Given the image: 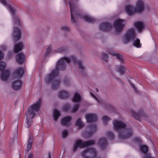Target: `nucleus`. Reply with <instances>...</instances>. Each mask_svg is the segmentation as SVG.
<instances>
[{"label":"nucleus","mask_w":158,"mask_h":158,"mask_svg":"<svg viewBox=\"0 0 158 158\" xmlns=\"http://www.w3.org/2000/svg\"><path fill=\"white\" fill-rule=\"evenodd\" d=\"M22 85V82L20 80L15 81L12 83V87L14 90H15L20 89Z\"/></svg>","instance_id":"12"},{"label":"nucleus","mask_w":158,"mask_h":158,"mask_svg":"<svg viewBox=\"0 0 158 158\" xmlns=\"http://www.w3.org/2000/svg\"><path fill=\"white\" fill-rule=\"evenodd\" d=\"M5 64L3 62H0V70L2 71L5 67Z\"/></svg>","instance_id":"42"},{"label":"nucleus","mask_w":158,"mask_h":158,"mask_svg":"<svg viewBox=\"0 0 158 158\" xmlns=\"http://www.w3.org/2000/svg\"><path fill=\"white\" fill-rule=\"evenodd\" d=\"M10 73L9 71L5 70L2 72L1 75V78L3 81L6 80L10 75Z\"/></svg>","instance_id":"22"},{"label":"nucleus","mask_w":158,"mask_h":158,"mask_svg":"<svg viewBox=\"0 0 158 158\" xmlns=\"http://www.w3.org/2000/svg\"><path fill=\"white\" fill-rule=\"evenodd\" d=\"M151 154H148L147 155L144 156L143 158H155L154 157H152L151 156Z\"/></svg>","instance_id":"50"},{"label":"nucleus","mask_w":158,"mask_h":158,"mask_svg":"<svg viewBox=\"0 0 158 158\" xmlns=\"http://www.w3.org/2000/svg\"><path fill=\"white\" fill-rule=\"evenodd\" d=\"M135 139L138 141L139 142L140 141V140L138 138H136Z\"/></svg>","instance_id":"56"},{"label":"nucleus","mask_w":158,"mask_h":158,"mask_svg":"<svg viewBox=\"0 0 158 158\" xmlns=\"http://www.w3.org/2000/svg\"><path fill=\"white\" fill-rule=\"evenodd\" d=\"M90 94L91 96L94 98L95 99H96V98H97L95 96V95L91 92H90Z\"/></svg>","instance_id":"53"},{"label":"nucleus","mask_w":158,"mask_h":158,"mask_svg":"<svg viewBox=\"0 0 158 158\" xmlns=\"http://www.w3.org/2000/svg\"><path fill=\"white\" fill-rule=\"evenodd\" d=\"M103 123L105 125L106 124V122L110 121V118L107 116H104L102 118Z\"/></svg>","instance_id":"35"},{"label":"nucleus","mask_w":158,"mask_h":158,"mask_svg":"<svg viewBox=\"0 0 158 158\" xmlns=\"http://www.w3.org/2000/svg\"><path fill=\"white\" fill-rule=\"evenodd\" d=\"M98 144L102 149L105 148L107 144L106 139L105 138H103L99 140Z\"/></svg>","instance_id":"21"},{"label":"nucleus","mask_w":158,"mask_h":158,"mask_svg":"<svg viewBox=\"0 0 158 158\" xmlns=\"http://www.w3.org/2000/svg\"><path fill=\"white\" fill-rule=\"evenodd\" d=\"M126 21L124 19H118L114 22L115 30L118 33H120L123 31L126 24Z\"/></svg>","instance_id":"7"},{"label":"nucleus","mask_w":158,"mask_h":158,"mask_svg":"<svg viewBox=\"0 0 158 158\" xmlns=\"http://www.w3.org/2000/svg\"><path fill=\"white\" fill-rule=\"evenodd\" d=\"M23 48V45L21 43L15 45L14 48V52L17 53L21 50Z\"/></svg>","instance_id":"24"},{"label":"nucleus","mask_w":158,"mask_h":158,"mask_svg":"<svg viewBox=\"0 0 158 158\" xmlns=\"http://www.w3.org/2000/svg\"><path fill=\"white\" fill-rule=\"evenodd\" d=\"M70 61L75 63H77L80 69L83 70L84 69L82 63L80 60L77 61L76 58L73 56H71L69 58L68 57H64L58 61L56 64V69L53 70L52 72L47 75L45 78V81L47 84L51 83L52 88L54 89H57L59 87L60 81L59 79H54L55 77L58 74V70H63L65 68V63H69Z\"/></svg>","instance_id":"1"},{"label":"nucleus","mask_w":158,"mask_h":158,"mask_svg":"<svg viewBox=\"0 0 158 158\" xmlns=\"http://www.w3.org/2000/svg\"><path fill=\"white\" fill-rule=\"evenodd\" d=\"M102 58L106 61H107V59L108 58V56L105 53H103L102 56Z\"/></svg>","instance_id":"43"},{"label":"nucleus","mask_w":158,"mask_h":158,"mask_svg":"<svg viewBox=\"0 0 158 158\" xmlns=\"http://www.w3.org/2000/svg\"><path fill=\"white\" fill-rule=\"evenodd\" d=\"M51 49L52 48L51 46H49L48 47L47 49L46 52L44 55L45 56H47L50 53Z\"/></svg>","instance_id":"41"},{"label":"nucleus","mask_w":158,"mask_h":158,"mask_svg":"<svg viewBox=\"0 0 158 158\" xmlns=\"http://www.w3.org/2000/svg\"><path fill=\"white\" fill-rule=\"evenodd\" d=\"M41 100L39 99L36 103L33 104L29 107L26 113V119L25 121V126L27 128L30 127L33 123L32 119L35 116V112L40 110L41 106Z\"/></svg>","instance_id":"3"},{"label":"nucleus","mask_w":158,"mask_h":158,"mask_svg":"<svg viewBox=\"0 0 158 158\" xmlns=\"http://www.w3.org/2000/svg\"><path fill=\"white\" fill-rule=\"evenodd\" d=\"M129 112L135 119L138 120H139L140 118L145 119L147 117L146 115L144 113L141 112L139 114H137L131 109L129 110Z\"/></svg>","instance_id":"9"},{"label":"nucleus","mask_w":158,"mask_h":158,"mask_svg":"<svg viewBox=\"0 0 158 158\" xmlns=\"http://www.w3.org/2000/svg\"><path fill=\"white\" fill-rule=\"evenodd\" d=\"M76 1H77L78 0H76Z\"/></svg>","instance_id":"59"},{"label":"nucleus","mask_w":158,"mask_h":158,"mask_svg":"<svg viewBox=\"0 0 158 158\" xmlns=\"http://www.w3.org/2000/svg\"><path fill=\"white\" fill-rule=\"evenodd\" d=\"M107 134L108 136L111 139H114V136L113 132L111 131H108L107 132Z\"/></svg>","instance_id":"37"},{"label":"nucleus","mask_w":158,"mask_h":158,"mask_svg":"<svg viewBox=\"0 0 158 158\" xmlns=\"http://www.w3.org/2000/svg\"><path fill=\"white\" fill-rule=\"evenodd\" d=\"M130 84L132 88L134 90L135 93L137 94L139 93V91L137 90L135 85L131 83H130Z\"/></svg>","instance_id":"45"},{"label":"nucleus","mask_w":158,"mask_h":158,"mask_svg":"<svg viewBox=\"0 0 158 158\" xmlns=\"http://www.w3.org/2000/svg\"><path fill=\"white\" fill-rule=\"evenodd\" d=\"M33 140V137L31 135H30L28 143L32 144V142Z\"/></svg>","instance_id":"49"},{"label":"nucleus","mask_w":158,"mask_h":158,"mask_svg":"<svg viewBox=\"0 0 158 158\" xmlns=\"http://www.w3.org/2000/svg\"><path fill=\"white\" fill-rule=\"evenodd\" d=\"M24 73V69L22 68H19L14 71V76L15 77H20L22 76Z\"/></svg>","instance_id":"17"},{"label":"nucleus","mask_w":158,"mask_h":158,"mask_svg":"<svg viewBox=\"0 0 158 158\" xmlns=\"http://www.w3.org/2000/svg\"><path fill=\"white\" fill-rule=\"evenodd\" d=\"M70 10H73L75 8L76 5L73 0H70L69 2Z\"/></svg>","instance_id":"34"},{"label":"nucleus","mask_w":158,"mask_h":158,"mask_svg":"<svg viewBox=\"0 0 158 158\" xmlns=\"http://www.w3.org/2000/svg\"><path fill=\"white\" fill-rule=\"evenodd\" d=\"M108 53L113 56H116L117 58L119 60L121 63H123V60L122 56L115 52L113 51H108Z\"/></svg>","instance_id":"20"},{"label":"nucleus","mask_w":158,"mask_h":158,"mask_svg":"<svg viewBox=\"0 0 158 158\" xmlns=\"http://www.w3.org/2000/svg\"><path fill=\"white\" fill-rule=\"evenodd\" d=\"M27 158H33L32 154L30 153L28 155Z\"/></svg>","instance_id":"54"},{"label":"nucleus","mask_w":158,"mask_h":158,"mask_svg":"<svg viewBox=\"0 0 158 158\" xmlns=\"http://www.w3.org/2000/svg\"><path fill=\"white\" fill-rule=\"evenodd\" d=\"M133 44L134 46L137 48H140L141 46L140 40L138 39H136V40H134Z\"/></svg>","instance_id":"33"},{"label":"nucleus","mask_w":158,"mask_h":158,"mask_svg":"<svg viewBox=\"0 0 158 158\" xmlns=\"http://www.w3.org/2000/svg\"><path fill=\"white\" fill-rule=\"evenodd\" d=\"M53 117L54 120L56 121L60 115V112L56 110H54L53 111Z\"/></svg>","instance_id":"27"},{"label":"nucleus","mask_w":158,"mask_h":158,"mask_svg":"<svg viewBox=\"0 0 158 158\" xmlns=\"http://www.w3.org/2000/svg\"><path fill=\"white\" fill-rule=\"evenodd\" d=\"M136 33L135 30L133 28L129 29L124 34L123 42L124 44L128 43L130 41L134 40L136 37Z\"/></svg>","instance_id":"5"},{"label":"nucleus","mask_w":158,"mask_h":158,"mask_svg":"<svg viewBox=\"0 0 158 158\" xmlns=\"http://www.w3.org/2000/svg\"><path fill=\"white\" fill-rule=\"evenodd\" d=\"M31 146L32 144L27 143V149L26 151V152H27V153L28 152L29 150L31 149Z\"/></svg>","instance_id":"46"},{"label":"nucleus","mask_w":158,"mask_h":158,"mask_svg":"<svg viewBox=\"0 0 158 158\" xmlns=\"http://www.w3.org/2000/svg\"><path fill=\"white\" fill-rule=\"evenodd\" d=\"M139 148L142 152L144 154H146L148 152V147L145 145H142L140 146Z\"/></svg>","instance_id":"30"},{"label":"nucleus","mask_w":158,"mask_h":158,"mask_svg":"<svg viewBox=\"0 0 158 158\" xmlns=\"http://www.w3.org/2000/svg\"><path fill=\"white\" fill-rule=\"evenodd\" d=\"M17 62L19 64H23L25 60V56L23 54L21 53L17 55L16 56Z\"/></svg>","instance_id":"16"},{"label":"nucleus","mask_w":158,"mask_h":158,"mask_svg":"<svg viewBox=\"0 0 158 158\" xmlns=\"http://www.w3.org/2000/svg\"><path fill=\"white\" fill-rule=\"evenodd\" d=\"M94 144L95 141L93 140H88L83 142H82L81 140H77L75 142L74 146L73 152H75L78 148H82L92 145Z\"/></svg>","instance_id":"6"},{"label":"nucleus","mask_w":158,"mask_h":158,"mask_svg":"<svg viewBox=\"0 0 158 158\" xmlns=\"http://www.w3.org/2000/svg\"><path fill=\"white\" fill-rule=\"evenodd\" d=\"M143 10H125V13L129 16H132L135 14H141Z\"/></svg>","instance_id":"25"},{"label":"nucleus","mask_w":158,"mask_h":158,"mask_svg":"<svg viewBox=\"0 0 158 158\" xmlns=\"http://www.w3.org/2000/svg\"><path fill=\"white\" fill-rule=\"evenodd\" d=\"M71 119V117L70 116L65 117L62 119L61 123L64 126H68L70 124V122Z\"/></svg>","instance_id":"19"},{"label":"nucleus","mask_w":158,"mask_h":158,"mask_svg":"<svg viewBox=\"0 0 158 158\" xmlns=\"http://www.w3.org/2000/svg\"><path fill=\"white\" fill-rule=\"evenodd\" d=\"M87 122L89 123L95 122L97 120V116L94 114H86L85 117Z\"/></svg>","instance_id":"15"},{"label":"nucleus","mask_w":158,"mask_h":158,"mask_svg":"<svg viewBox=\"0 0 158 158\" xmlns=\"http://www.w3.org/2000/svg\"><path fill=\"white\" fill-rule=\"evenodd\" d=\"M125 10H136V9L132 5H128L125 6Z\"/></svg>","instance_id":"36"},{"label":"nucleus","mask_w":158,"mask_h":158,"mask_svg":"<svg viewBox=\"0 0 158 158\" xmlns=\"http://www.w3.org/2000/svg\"><path fill=\"white\" fill-rule=\"evenodd\" d=\"M76 125L80 128H82L84 126L83 123L82 122L80 118H78L77 120Z\"/></svg>","instance_id":"32"},{"label":"nucleus","mask_w":158,"mask_h":158,"mask_svg":"<svg viewBox=\"0 0 158 158\" xmlns=\"http://www.w3.org/2000/svg\"><path fill=\"white\" fill-rule=\"evenodd\" d=\"M0 2L4 6L7 7L9 10H14L13 7L7 2L6 0H0Z\"/></svg>","instance_id":"26"},{"label":"nucleus","mask_w":158,"mask_h":158,"mask_svg":"<svg viewBox=\"0 0 158 158\" xmlns=\"http://www.w3.org/2000/svg\"><path fill=\"white\" fill-rule=\"evenodd\" d=\"M70 105L69 104H66L64 107V110L65 111H67L70 108Z\"/></svg>","instance_id":"44"},{"label":"nucleus","mask_w":158,"mask_h":158,"mask_svg":"<svg viewBox=\"0 0 158 158\" xmlns=\"http://www.w3.org/2000/svg\"><path fill=\"white\" fill-rule=\"evenodd\" d=\"M66 50V49L65 47H62L58 48L56 52H65Z\"/></svg>","instance_id":"38"},{"label":"nucleus","mask_w":158,"mask_h":158,"mask_svg":"<svg viewBox=\"0 0 158 158\" xmlns=\"http://www.w3.org/2000/svg\"><path fill=\"white\" fill-rule=\"evenodd\" d=\"M113 124V129L118 132V136L121 139H126L132 135V128L127 126L124 122L115 120Z\"/></svg>","instance_id":"2"},{"label":"nucleus","mask_w":158,"mask_h":158,"mask_svg":"<svg viewBox=\"0 0 158 158\" xmlns=\"http://www.w3.org/2000/svg\"><path fill=\"white\" fill-rule=\"evenodd\" d=\"M3 56L4 55L3 53L1 51H0V59L2 58Z\"/></svg>","instance_id":"51"},{"label":"nucleus","mask_w":158,"mask_h":158,"mask_svg":"<svg viewBox=\"0 0 158 158\" xmlns=\"http://www.w3.org/2000/svg\"><path fill=\"white\" fill-rule=\"evenodd\" d=\"M90 128L91 131L88 133L89 136L93 135V133L96 130V127L95 125H92L90 126Z\"/></svg>","instance_id":"29"},{"label":"nucleus","mask_w":158,"mask_h":158,"mask_svg":"<svg viewBox=\"0 0 158 158\" xmlns=\"http://www.w3.org/2000/svg\"><path fill=\"white\" fill-rule=\"evenodd\" d=\"M71 22L76 23L77 18L83 19L89 23H94L96 20L94 18L81 13L80 10H71Z\"/></svg>","instance_id":"4"},{"label":"nucleus","mask_w":158,"mask_h":158,"mask_svg":"<svg viewBox=\"0 0 158 158\" xmlns=\"http://www.w3.org/2000/svg\"><path fill=\"white\" fill-rule=\"evenodd\" d=\"M69 96V93L68 92L64 90H61L59 91L58 96L61 98L66 99Z\"/></svg>","instance_id":"18"},{"label":"nucleus","mask_w":158,"mask_h":158,"mask_svg":"<svg viewBox=\"0 0 158 158\" xmlns=\"http://www.w3.org/2000/svg\"><path fill=\"white\" fill-rule=\"evenodd\" d=\"M10 13L12 14L14 26H20V20L16 14L15 10H11Z\"/></svg>","instance_id":"13"},{"label":"nucleus","mask_w":158,"mask_h":158,"mask_svg":"<svg viewBox=\"0 0 158 158\" xmlns=\"http://www.w3.org/2000/svg\"><path fill=\"white\" fill-rule=\"evenodd\" d=\"M51 155V153L49 152H48V158H50Z\"/></svg>","instance_id":"57"},{"label":"nucleus","mask_w":158,"mask_h":158,"mask_svg":"<svg viewBox=\"0 0 158 158\" xmlns=\"http://www.w3.org/2000/svg\"><path fill=\"white\" fill-rule=\"evenodd\" d=\"M97 152L93 148H88L85 151L82 152V156L85 158H96Z\"/></svg>","instance_id":"8"},{"label":"nucleus","mask_w":158,"mask_h":158,"mask_svg":"<svg viewBox=\"0 0 158 158\" xmlns=\"http://www.w3.org/2000/svg\"><path fill=\"white\" fill-rule=\"evenodd\" d=\"M13 38L14 41L16 42L20 38V33L19 29L15 26L14 27Z\"/></svg>","instance_id":"14"},{"label":"nucleus","mask_w":158,"mask_h":158,"mask_svg":"<svg viewBox=\"0 0 158 158\" xmlns=\"http://www.w3.org/2000/svg\"><path fill=\"white\" fill-rule=\"evenodd\" d=\"M64 82L65 85H69V83L70 81L69 80H67V81H66L65 80H64Z\"/></svg>","instance_id":"52"},{"label":"nucleus","mask_w":158,"mask_h":158,"mask_svg":"<svg viewBox=\"0 0 158 158\" xmlns=\"http://www.w3.org/2000/svg\"><path fill=\"white\" fill-rule=\"evenodd\" d=\"M136 10H144V6L143 2L140 0H138L136 3Z\"/></svg>","instance_id":"23"},{"label":"nucleus","mask_w":158,"mask_h":158,"mask_svg":"<svg viewBox=\"0 0 158 158\" xmlns=\"http://www.w3.org/2000/svg\"><path fill=\"white\" fill-rule=\"evenodd\" d=\"M2 48L3 50H5L6 49V47L5 46H2Z\"/></svg>","instance_id":"55"},{"label":"nucleus","mask_w":158,"mask_h":158,"mask_svg":"<svg viewBox=\"0 0 158 158\" xmlns=\"http://www.w3.org/2000/svg\"><path fill=\"white\" fill-rule=\"evenodd\" d=\"M79 104H77L75 105L73 109L72 112L73 113H74L77 111L79 108Z\"/></svg>","instance_id":"40"},{"label":"nucleus","mask_w":158,"mask_h":158,"mask_svg":"<svg viewBox=\"0 0 158 158\" xmlns=\"http://www.w3.org/2000/svg\"><path fill=\"white\" fill-rule=\"evenodd\" d=\"M81 100V97L80 94L77 93L75 94L73 98V101L75 102H78Z\"/></svg>","instance_id":"28"},{"label":"nucleus","mask_w":158,"mask_h":158,"mask_svg":"<svg viewBox=\"0 0 158 158\" xmlns=\"http://www.w3.org/2000/svg\"><path fill=\"white\" fill-rule=\"evenodd\" d=\"M97 101L99 103L100 105H102L105 102L104 100L102 99H98L97 98H96V99Z\"/></svg>","instance_id":"48"},{"label":"nucleus","mask_w":158,"mask_h":158,"mask_svg":"<svg viewBox=\"0 0 158 158\" xmlns=\"http://www.w3.org/2000/svg\"><path fill=\"white\" fill-rule=\"evenodd\" d=\"M133 25L139 33L141 32L144 28V24L141 21H136L134 23Z\"/></svg>","instance_id":"11"},{"label":"nucleus","mask_w":158,"mask_h":158,"mask_svg":"<svg viewBox=\"0 0 158 158\" xmlns=\"http://www.w3.org/2000/svg\"><path fill=\"white\" fill-rule=\"evenodd\" d=\"M99 28L101 31H108L111 29L112 25L109 23L104 22L99 25Z\"/></svg>","instance_id":"10"},{"label":"nucleus","mask_w":158,"mask_h":158,"mask_svg":"<svg viewBox=\"0 0 158 158\" xmlns=\"http://www.w3.org/2000/svg\"><path fill=\"white\" fill-rule=\"evenodd\" d=\"M126 70V69L125 66L121 65L118 68L117 71L119 72L120 74L122 75L124 74Z\"/></svg>","instance_id":"31"},{"label":"nucleus","mask_w":158,"mask_h":158,"mask_svg":"<svg viewBox=\"0 0 158 158\" xmlns=\"http://www.w3.org/2000/svg\"><path fill=\"white\" fill-rule=\"evenodd\" d=\"M64 2L65 4H67V2H66V0H64Z\"/></svg>","instance_id":"58"},{"label":"nucleus","mask_w":158,"mask_h":158,"mask_svg":"<svg viewBox=\"0 0 158 158\" xmlns=\"http://www.w3.org/2000/svg\"><path fill=\"white\" fill-rule=\"evenodd\" d=\"M68 134V133L67 130H64L62 132V137L63 138H65L67 136Z\"/></svg>","instance_id":"39"},{"label":"nucleus","mask_w":158,"mask_h":158,"mask_svg":"<svg viewBox=\"0 0 158 158\" xmlns=\"http://www.w3.org/2000/svg\"><path fill=\"white\" fill-rule=\"evenodd\" d=\"M61 28L62 30H64L65 31H68L69 29V27L66 26H62Z\"/></svg>","instance_id":"47"}]
</instances>
